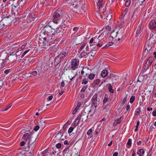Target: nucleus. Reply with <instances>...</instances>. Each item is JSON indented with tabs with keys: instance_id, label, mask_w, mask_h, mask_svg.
Segmentation results:
<instances>
[{
	"instance_id": "1",
	"label": "nucleus",
	"mask_w": 156,
	"mask_h": 156,
	"mask_svg": "<svg viewBox=\"0 0 156 156\" xmlns=\"http://www.w3.org/2000/svg\"><path fill=\"white\" fill-rule=\"evenodd\" d=\"M68 2L71 4L72 9H74V11L76 12L82 13L84 11V8H82L81 6L83 4L81 5V4L79 3L78 2L76 1L75 0H69Z\"/></svg>"
},
{
	"instance_id": "2",
	"label": "nucleus",
	"mask_w": 156,
	"mask_h": 156,
	"mask_svg": "<svg viewBox=\"0 0 156 156\" xmlns=\"http://www.w3.org/2000/svg\"><path fill=\"white\" fill-rule=\"evenodd\" d=\"M63 12L62 10L60 9H57L54 13L53 16V21L55 23H58V21L60 18L63 16Z\"/></svg>"
},
{
	"instance_id": "3",
	"label": "nucleus",
	"mask_w": 156,
	"mask_h": 156,
	"mask_svg": "<svg viewBox=\"0 0 156 156\" xmlns=\"http://www.w3.org/2000/svg\"><path fill=\"white\" fill-rule=\"evenodd\" d=\"M52 29L55 30V28H52L51 26H46L44 27L41 32L44 35H47L49 33L50 34L52 33Z\"/></svg>"
},
{
	"instance_id": "4",
	"label": "nucleus",
	"mask_w": 156,
	"mask_h": 156,
	"mask_svg": "<svg viewBox=\"0 0 156 156\" xmlns=\"http://www.w3.org/2000/svg\"><path fill=\"white\" fill-rule=\"evenodd\" d=\"M36 137H34L33 135L31 134L30 136H28L27 140H28V146L29 147V145H31L32 147H33L34 145L36 139Z\"/></svg>"
},
{
	"instance_id": "5",
	"label": "nucleus",
	"mask_w": 156,
	"mask_h": 156,
	"mask_svg": "<svg viewBox=\"0 0 156 156\" xmlns=\"http://www.w3.org/2000/svg\"><path fill=\"white\" fill-rule=\"evenodd\" d=\"M116 34L117 35V38L115 39V40L119 41L122 38L125 34L124 30V29L121 28L116 32Z\"/></svg>"
},
{
	"instance_id": "6",
	"label": "nucleus",
	"mask_w": 156,
	"mask_h": 156,
	"mask_svg": "<svg viewBox=\"0 0 156 156\" xmlns=\"http://www.w3.org/2000/svg\"><path fill=\"white\" fill-rule=\"evenodd\" d=\"M79 60L77 58L73 59L71 63V66L70 67L72 69L75 70L78 67L79 64Z\"/></svg>"
},
{
	"instance_id": "7",
	"label": "nucleus",
	"mask_w": 156,
	"mask_h": 156,
	"mask_svg": "<svg viewBox=\"0 0 156 156\" xmlns=\"http://www.w3.org/2000/svg\"><path fill=\"white\" fill-rule=\"evenodd\" d=\"M64 29H62L61 28H55V30H54V33L55 35L57 37H61L64 34Z\"/></svg>"
},
{
	"instance_id": "8",
	"label": "nucleus",
	"mask_w": 156,
	"mask_h": 156,
	"mask_svg": "<svg viewBox=\"0 0 156 156\" xmlns=\"http://www.w3.org/2000/svg\"><path fill=\"white\" fill-rule=\"evenodd\" d=\"M88 115L85 112H82L78 117L77 119L80 120H81L82 121H86L87 119Z\"/></svg>"
},
{
	"instance_id": "9",
	"label": "nucleus",
	"mask_w": 156,
	"mask_h": 156,
	"mask_svg": "<svg viewBox=\"0 0 156 156\" xmlns=\"http://www.w3.org/2000/svg\"><path fill=\"white\" fill-rule=\"evenodd\" d=\"M100 101V99L98 98V95L97 94L93 96L92 98L91 101L95 108L97 107V104L99 103Z\"/></svg>"
},
{
	"instance_id": "10",
	"label": "nucleus",
	"mask_w": 156,
	"mask_h": 156,
	"mask_svg": "<svg viewBox=\"0 0 156 156\" xmlns=\"http://www.w3.org/2000/svg\"><path fill=\"white\" fill-rule=\"evenodd\" d=\"M16 53L17 52H16L15 55H10L9 57V60L12 62H14L16 60H18V61H19L20 59H19V55Z\"/></svg>"
},
{
	"instance_id": "11",
	"label": "nucleus",
	"mask_w": 156,
	"mask_h": 156,
	"mask_svg": "<svg viewBox=\"0 0 156 156\" xmlns=\"http://www.w3.org/2000/svg\"><path fill=\"white\" fill-rule=\"evenodd\" d=\"M69 50H63L62 52L59 54L58 56V58H59V59L61 60L62 58L65 56L68 55L69 53Z\"/></svg>"
},
{
	"instance_id": "12",
	"label": "nucleus",
	"mask_w": 156,
	"mask_h": 156,
	"mask_svg": "<svg viewBox=\"0 0 156 156\" xmlns=\"http://www.w3.org/2000/svg\"><path fill=\"white\" fill-rule=\"evenodd\" d=\"M29 62L27 60H25L22 62L20 66V69L21 70L27 68L29 66Z\"/></svg>"
},
{
	"instance_id": "13",
	"label": "nucleus",
	"mask_w": 156,
	"mask_h": 156,
	"mask_svg": "<svg viewBox=\"0 0 156 156\" xmlns=\"http://www.w3.org/2000/svg\"><path fill=\"white\" fill-rule=\"evenodd\" d=\"M154 58L153 57H150L146 61L145 64L144 66L147 68L151 65L153 61Z\"/></svg>"
},
{
	"instance_id": "14",
	"label": "nucleus",
	"mask_w": 156,
	"mask_h": 156,
	"mask_svg": "<svg viewBox=\"0 0 156 156\" xmlns=\"http://www.w3.org/2000/svg\"><path fill=\"white\" fill-rule=\"evenodd\" d=\"M108 34L105 31L101 33V34L99 35L98 38L99 41L103 40H105L106 38V37L107 35Z\"/></svg>"
},
{
	"instance_id": "15",
	"label": "nucleus",
	"mask_w": 156,
	"mask_h": 156,
	"mask_svg": "<svg viewBox=\"0 0 156 156\" xmlns=\"http://www.w3.org/2000/svg\"><path fill=\"white\" fill-rule=\"evenodd\" d=\"M142 24L141 23L139 24L136 28V37H140L141 34V27Z\"/></svg>"
},
{
	"instance_id": "16",
	"label": "nucleus",
	"mask_w": 156,
	"mask_h": 156,
	"mask_svg": "<svg viewBox=\"0 0 156 156\" xmlns=\"http://www.w3.org/2000/svg\"><path fill=\"white\" fill-rule=\"evenodd\" d=\"M55 34L54 33H51L50 34L46 35V37L44 38V39H45L46 41L47 40L48 41H50L52 39H53L55 38Z\"/></svg>"
},
{
	"instance_id": "17",
	"label": "nucleus",
	"mask_w": 156,
	"mask_h": 156,
	"mask_svg": "<svg viewBox=\"0 0 156 156\" xmlns=\"http://www.w3.org/2000/svg\"><path fill=\"white\" fill-rule=\"evenodd\" d=\"M149 27L151 30L156 31V22L154 20L151 21L149 23Z\"/></svg>"
},
{
	"instance_id": "18",
	"label": "nucleus",
	"mask_w": 156,
	"mask_h": 156,
	"mask_svg": "<svg viewBox=\"0 0 156 156\" xmlns=\"http://www.w3.org/2000/svg\"><path fill=\"white\" fill-rule=\"evenodd\" d=\"M108 77L110 79L112 80L113 83L116 82L118 77L116 75L113 74H110Z\"/></svg>"
},
{
	"instance_id": "19",
	"label": "nucleus",
	"mask_w": 156,
	"mask_h": 156,
	"mask_svg": "<svg viewBox=\"0 0 156 156\" xmlns=\"http://www.w3.org/2000/svg\"><path fill=\"white\" fill-rule=\"evenodd\" d=\"M19 3L18 1H17L16 3V5H14V4H13L12 5V10L13 11H17L18 9L20 8V5H19Z\"/></svg>"
},
{
	"instance_id": "20",
	"label": "nucleus",
	"mask_w": 156,
	"mask_h": 156,
	"mask_svg": "<svg viewBox=\"0 0 156 156\" xmlns=\"http://www.w3.org/2000/svg\"><path fill=\"white\" fill-rule=\"evenodd\" d=\"M94 38H93L90 39V41L89 43L90 44V46H92L93 45H96L98 43V41H97L95 40Z\"/></svg>"
},
{
	"instance_id": "21",
	"label": "nucleus",
	"mask_w": 156,
	"mask_h": 156,
	"mask_svg": "<svg viewBox=\"0 0 156 156\" xmlns=\"http://www.w3.org/2000/svg\"><path fill=\"white\" fill-rule=\"evenodd\" d=\"M144 48L145 50H150V49H151L152 48V47L150 44L147 42Z\"/></svg>"
},
{
	"instance_id": "22",
	"label": "nucleus",
	"mask_w": 156,
	"mask_h": 156,
	"mask_svg": "<svg viewBox=\"0 0 156 156\" xmlns=\"http://www.w3.org/2000/svg\"><path fill=\"white\" fill-rule=\"evenodd\" d=\"M97 51L96 50H93L92 48H91V51L88 53V54L92 57H94Z\"/></svg>"
},
{
	"instance_id": "23",
	"label": "nucleus",
	"mask_w": 156,
	"mask_h": 156,
	"mask_svg": "<svg viewBox=\"0 0 156 156\" xmlns=\"http://www.w3.org/2000/svg\"><path fill=\"white\" fill-rule=\"evenodd\" d=\"M108 73L107 71L106 70L104 69L101 71V75L104 78L107 76Z\"/></svg>"
},
{
	"instance_id": "24",
	"label": "nucleus",
	"mask_w": 156,
	"mask_h": 156,
	"mask_svg": "<svg viewBox=\"0 0 156 156\" xmlns=\"http://www.w3.org/2000/svg\"><path fill=\"white\" fill-rule=\"evenodd\" d=\"M71 18L69 17L68 14L65 15L64 16V17L63 19V21L64 22H67Z\"/></svg>"
},
{
	"instance_id": "25",
	"label": "nucleus",
	"mask_w": 156,
	"mask_h": 156,
	"mask_svg": "<svg viewBox=\"0 0 156 156\" xmlns=\"http://www.w3.org/2000/svg\"><path fill=\"white\" fill-rule=\"evenodd\" d=\"M76 74L74 73L72 71L69 74V77L71 80L75 76Z\"/></svg>"
},
{
	"instance_id": "26",
	"label": "nucleus",
	"mask_w": 156,
	"mask_h": 156,
	"mask_svg": "<svg viewBox=\"0 0 156 156\" xmlns=\"http://www.w3.org/2000/svg\"><path fill=\"white\" fill-rule=\"evenodd\" d=\"M144 154V151L143 149H140L137 152V154L140 156H143Z\"/></svg>"
},
{
	"instance_id": "27",
	"label": "nucleus",
	"mask_w": 156,
	"mask_h": 156,
	"mask_svg": "<svg viewBox=\"0 0 156 156\" xmlns=\"http://www.w3.org/2000/svg\"><path fill=\"white\" fill-rule=\"evenodd\" d=\"M113 43L112 42H110L106 44L102 48H106L109 47L112 45Z\"/></svg>"
},
{
	"instance_id": "28",
	"label": "nucleus",
	"mask_w": 156,
	"mask_h": 156,
	"mask_svg": "<svg viewBox=\"0 0 156 156\" xmlns=\"http://www.w3.org/2000/svg\"><path fill=\"white\" fill-rule=\"evenodd\" d=\"M151 49H150V50H144L143 55L144 56V58H145L146 57V55L148 53H150L151 51Z\"/></svg>"
},
{
	"instance_id": "29",
	"label": "nucleus",
	"mask_w": 156,
	"mask_h": 156,
	"mask_svg": "<svg viewBox=\"0 0 156 156\" xmlns=\"http://www.w3.org/2000/svg\"><path fill=\"white\" fill-rule=\"evenodd\" d=\"M29 50L30 49H28L25 51L20 56H19V59H20V60H21V59L24 56V55L29 51Z\"/></svg>"
},
{
	"instance_id": "30",
	"label": "nucleus",
	"mask_w": 156,
	"mask_h": 156,
	"mask_svg": "<svg viewBox=\"0 0 156 156\" xmlns=\"http://www.w3.org/2000/svg\"><path fill=\"white\" fill-rule=\"evenodd\" d=\"M62 135L61 133L59 132L56 134L55 137L57 140H60L61 139Z\"/></svg>"
},
{
	"instance_id": "31",
	"label": "nucleus",
	"mask_w": 156,
	"mask_h": 156,
	"mask_svg": "<svg viewBox=\"0 0 156 156\" xmlns=\"http://www.w3.org/2000/svg\"><path fill=\"white\" fill-rule=\"evenodd\" d=\"M88 55H89L88 53L87 54L85 51H83L81 53L80 55L82 57L86 58L87 56Z\"/></svg>"
},
{
	"instance_id": "32",
	"label": "nucleus",
	"mask_w": 156,
	"mask_h": 156,
	"mask_svg": "<svg viewBox=\"0 0 156 156\" xmlns=\"http://www.w3.org/2000/svg\"><path fill=\"white\" fill-rule=\"evenodd\" d=\"M80 102H78L77 106V107L75 108V109L73 111L72 113L73 114H75L76 112L77 111L78 108L80 107Z\"/></svg>"
},
{
	"instance_id": "33",
	"label": "nucleus",
	"mask_w": 156,
	"mask_h": 156,
	"mask_svg": "<svg viewBox=\"0 0 156 156\" xmlns=\"http://www.w3.org/2000/svg\"><path fill=\"white\" fill-rule=\"evenodd\" d=\"M30 74H32L34 76H37V75H40V73L39 71L37 72L36 71H32V72H30Z\"/></svg>"
},
{
	"instance_id": "34",
	"label": "nucleus",
	"mask_w": 156,
	"mask_h": 156,
	"mask_svg": "<svg viewBox=\"0 0 156 156\" xmlns=\"http://www.w3.org/2000/svg\"><path fill=\"white\" fill-rule=\"evenodd\" d=\"M108 100V95L107 94H105L104 99L103 100V103L104 104L106 103Z\"/></svg>"
},
{
	"instance_id": "35",
	"label": "nucleus",
	"mask_w": 156,
	"mask_h": 156,
	"mask_svg": "<svg viewBox=\"0 0 156 156\" xmlns=\"http://www.w3.org/2000/svg\"><path fill=\"white\" fill-rule=\"evenodd\" d=\"M115 31L113 30V31L112 33L111 34V35L110 36V37L112 38V39H113V38H117V34H115Z\"/></svg>"
},
{
	"instance_id": "36",
	"label": "nucleus",
	"mask_w": 156,
	"mask_h": 156,
	"mask_svg": "<svg viewBox=\"0 0 156 156\" xmlns=\"http://www.w3.org/2000/svg\"><path fill=\"white\" fill-rule=\"evenodd\" d=\"M31 134H29L28 133H25L22 139H24L25 138H26V140L27 141V138L28 137V136H30V135Z\"/></svg>"
},
{
	"instance_id": "37",
	"label": "nucleus",
	"mask_w": 156,
	"mask_h": 156,
	"mask_svg": "<svg viewBox=\"0 0 156 156\" xmlns=\"http://www.w3.org/2000/svg\"><path fill=\"white\" fill-rule=\"evenodd\" d=\"M44 156H48L49 155L48 150H45L42 152Z\"/></svg>"
},
{
	"instance_id": "38",
	"label": "nucleus",
	"mask_w": 156,
	"mask_h": 156,
	"mask_svg": "<svg viewBox=\"0 0 156 156\" xmlns=\"http://www.w3.org/2000/svg\"><path fill=\"white\" fill-rule=\"evenodd\" d=\"M83 69L84 71V73H85L86 74V76H87V75H88V71H89V69L87 67L85 68H83Z\"/></svg>"
},
{
	"instance_id": "39",
	"label": "nucleus",
	"mask_w": 156,
	"mask_h": 156,
	"mask_svg": "<svg viewBox=\"0 0 156 156\" xmlns=\"http://www.w3.org/2000/svg\"><path fill=\"white\" fill-rule=\"evenodd\" d=\"M27 44H24L23 45L21 46L20 48H19V49H17L16 52H18L19 51H21L24 48Z\"/></svg>"
},
{
	"instance_id": "40",
	"label": "nucleus",
	"mask_w": 156,
	"mask_h": 156,
	"mask_svg": "<svg viewBox=\"0 0 156 156\" xmlns=\"http://www.w3.org/2000/svg\"><path fill=\"white\" fill-rule=\"evenodd\" d=\"M95 75L93 73L90 74L88 76V78L90 80H92L94 79L95 77Z\"/></svg>"
},
{
	"instance_id": "41",
	"label": "nucleus",
	"mask_w": 156,
	"mask_h": 156,
	"mask_svg": "<svg viewBox=\"0 0 156 156\" xmlns=\"http://www.w3.org/2000/svg\"><path fill=\"white\" fill-rule=\"evenodd\" d=\"M128 98V95L126 94L123 100L122 103L124 104L127 101Z\"/></svg>"
},
{
	"instance_id": "42",
	"label": "nucleus",
	"mask_w": 156,
	"mask_h": 156,
	"mask_svg": "<svg viewBox=\"0 0 156 156\" xmlns=\"http://www.w3.org/2000/svg\"><path fill=\"white\" fill-rule=\"evenodd\" d=\"M140 112L141 111L140 109L138 108L136 109L135 112V115H138L140 113Z\"/></svg>"
},
{
	"instance_id": "43",
	"label": "nucleus",
	"mask_w": 156,
	"mask_h": 156,
	"mask_svg": "<svg viewBox=\"0 0 156 156\" xmlns=\"http://www.w3.org/2000/svg\"><path fill=\"white\" fill-rule=\"evenodd\" d=\"M108 89L110 92L111 93H113L114 92V90L112 89V86L111 85L109 86Z\"/></svg>"
},
{
	"instance_id": "44",
	"label": "nucleus",
	"mask_w": 156,
	"mask_h": 156,
	"mask_svg": "<svg viewBox=\"0 0 156 156\" xmlns=\"http://www.w3.org/2000/svg\"><path fill=\"white\" fill-rule=\"evenodd\" d=\"M135 97L134 96H132L130 98V102L131 103H132L135 100Z\"/></svg>"
},
{
	"instance_id": "45",
	"label": "nucleus",
	"mask_w": 156,
	"mask_h": 156,
	"mask_svg": "<svg viewBox=\"0 0 156 156\" xmlns=\"http://www.w3.org/2000/svg\"><path fill=\"white\" fill-rule=\"evenodd\" d=\"M109 14H108V15H107V14H106V16L107 17V19L108 20H110L111 18V17L112 15L110 13V12H109Z\"/></svg>"
},
{
	"instance_id": "46",
	"label": "nucleus",
	"mask_w": 156,
	"mask_h": 156,
	"mask_svg": "<svg viewBox=\"0 0 156 156\" xmlns=\"http://www.w3.org/2000/svg\"><path fill=\"white\" fill-rule=\"evenodd\" d=\"M86 46V44H84L82 46H81L79 51V52H80V51H81Z\"/></svg>"
},
{
	"instance_id": "47",
	"label": "nucleus",
	"mask_w": 156,
	"mask_h": 156,
	"mask_svg": "<svg viewBox=\"0 0 156 156\" xmlns=\"http://www.w3.org/2000/svg\"><path fill=\"white\" fill-rule=\"evenodd\" d=\"M73 129H74V128L73 127H70L69 128V129L68 131V133H71L72 132V131H73Z\"/></svg>"
},
{
	"instance_id": "48",
	"label": "nucleus",
	"mask_w": 156,
	"mask_h": 156,
	"mask_svg": "<svg viewBox=\"0 0 156 156\" xmlns=\"http://www.w3.org/2000/svg\"><path fill=\"white\" fill-rule=\"evenodd\" d=\"M87 88V86H84L82 88V89L81 92L82 93H84L85 91V90Z\"/></svg>"
},
{
	"instance_id": "49",
	"label": "nucleus",
	"mask_w": 156,
	"mask_h": 156,
	"mask_svg": "<svg viewBox=\"0 0 156 156\" xmlns=\"http://www.w3.org/2000/svg\"><path fill=\"white\" fill-rule=\"evenodd\" d=\"M121 118L122 117H120L119 118L117 119L115 121L117 122V123L119 124L121 122Z\"/></svg>"
},
{
	"instance_id": "50",
	"label": "nucleus",
	"mask_w": 156,
	"mask_h": 156,
	"mask_svg": "<svg viewBox=\"0 0 156 156\" xmlns=\"http://www.w3.org/2000/svg\"><path fill=\"white\" fill-rule=\"evenodd\" d=\"M61 143H58L56 144V147L57 148L59 149L61 147Z\"/></svg>"
},
{
	"instance_id": "51",
	"label": "nucleus",
	"mask_w": 156,
	"mask_h": 156,
	"mask_svg": "<svg viewBox=\"0 0 156 156\" xmlns=\"http://www.w3.org/2000/svg\"><path fill=\"white\" fill-rule=\"evenodd\" d=\"M39 126L38 125H37L34 127L33 130H34L35 131H37L39 129Z\"/></svg>"
},
{
	"instance_id": "52",
	"label": "nucleus",
	"mask_w": 156,
	"mask_h": 156,
	"mask_svg": "<svg viewBox=\"0 0 156 156\" xmlns=\"http://www.w3.org/2000/svg\"><path fill=\"white\" fill-rule=\"evenodd\" d=\"M79 28V27H76L73 28V31H75V32L74 33H75L76 32L78 31Z\"/></svg>"
},
{
	"instance_id": "53",
	"label": "nucleus",
	"mask_w": 156,
	"mask_h": 156,
	"mask_svg": "<svg viewBox=\"0 0 156 156\" xmlns=\"http://www.w3.org/2000/svg\"><path fill=\"white\" fill-rule=\"evenodd\" d=\"M69 122V120L66 123H65V124L63 126V129H65L67 127V126H68V122Z\"/></svg>"
},
{
	"instance_id": "54",
	"label": "nucleus",
	"mask_w": 156,
	"mask_h": 156,
	"mask_svg": "<svg viewBox=\"0 0 156 156\" xmlns=\"http://www.w3.org/2000/svg\"><path fill=\"white\" fill-rule=\"evenodd\" d=\"M130 2L128 1V0L126 2L125 5L127 7H128L130 5Z\"/></svg>"
},
{
	"instance_id": "55",
	"label": "nucleus",
	"mask_w": 156,
	"mask_h": 156,
	"mask_svg": "<svg viewBox=\"0 0 156 156\" xmlns=\"http://www.w3.org/2000/svg\"><path fill=\"white\" fill-rule=\"evenodd\" d=\"M88 81L86 79H83L82 82V84H87L88 83Z\"/></svg>"
},
{
	"instance_id": "56",
	"label": "nucleus",
	"mask_w": 156,
	"mask_h": 156,
	"mask_svg": "<svg viewBox=\"0 0 156 156\" xmlns=\"http://www.w3.org/2000/svg\"><path fill=\"white\" fill-rule=\"evenodd\" d=\"M19 4H20L21 2H22L23 4V5L25 2V0H19L18 1Z\"/></svg>"
},
{
	"instance_id": "57",
	"label": "nucleus",
	"mask_w": 156,
	"mask_h": 156,
	"mask_svg": "<svg viewBox=\"0 0 156 156\" xmlns=\"http://www.w3.org/2000/svg\"><path fill=\"white\" fill-rule=\"evenodd\" d=\"M92 130L91 129H89L87 132V134L88 135H89L92 133Z\"/></svg>"
},
{
	"instance_id": "58",
	"label": "nucleus",
	"mask_w": 156,
	"mask_h": 156,
	"mask_svg": "<svg viewBox=\"0 0 156 156\" xmlns=\"http://www.w3.org/2000/svg\"><path fill=\"white\" fill-rule=\"evenodd\" d=\"M132 144L131 140L130 139H129L127 143V144L128 145H131Z\"/></svg>"
},
{
	"instance_id": "59",
	"label": "nucleus",
	"mask_w": 156,
	"mask_h": 156,
	"mask_svg": "<svg viewBox=\"0 0 156 156\" xmlns=\"http://www.w3.org/2000/svg\"><path fill=\"white\" fill-rule=\"evenodd\" d=\"M11 106H12V105H11L10 106L8 105V106H7L3 110H2V111H6Z\"/></svg>"
},
{
	"instance_id": "60",
	"label": "nucleus",
	"mask_w": 156,
	"mask_h": 156,
	"mask_svg": "<svg viewBox=\"0 0 156 156\" xmlns=\"http://www.w3.org/2000/svg\"><path fill=\"white\" fill-rule=\"evenodd\" d=\"M99 41H98V43L96 45L98 47H101L102 46L103 44H102V43H99Z\"/></svg>"
},
{
	"instance_id": "61",
	"label": "nucleus",
	"mask_w": 156,
	"mask_h": 156,
	"mask_svg": "<svg viewBox=\"0 0 156 156\" xmlns=\"http://www.w3.org/2000/svg\"><path fill=\"white\" fill-rule=\"evenodd\" d=\"M102 2L100 3V2H98V3L97 4V5L99 7V8H100L102 7Z\"/></svg>"
},
{
	"instance_id": "62",
	"label": "nucleus",
	"mask_w": 156,
	"mask_h": 156,
	"mask_svg": "<svg viewBox=\"0 0 156 156\" xmlns=\"http://www.w3.org/2000/svg\"><path fill=\"white\" fill-rule=\"evenodd\" d=\"M65 86V83L64 81H63L61 83V85L60 87V88H61V87H63Z\"/></svg>"
},
{
	"instance_id": "63",
	"label": "nucleus",
	"mask_w": 156,
	"mask_h": 156,
	"mask_svg": "<svg viewBox=\"0 0 156 156\" xmlns=\"http://www.w3.org/2000/svg\"><path fill=\"white\" fill-rule=\"evenodd\" d=\"M152 115L154 116H156V110H154L153 112Z\"/></svg>"
},
{
	"instance_id": "64",
	"label": "nucleus",
	"mask_w": 156,
	"mask_h": 156,
	"mask_svg": "<svg viewBox=\"0 0 156 156\" xmlns=\"http://www.w3.org/2000/svg\"><path fill=\"white\" fill-rule=\"evenodd\" d=\"M53 98V96L52 95H50L47 98V100H51Z\"/></svg>"
}]
</instances>
